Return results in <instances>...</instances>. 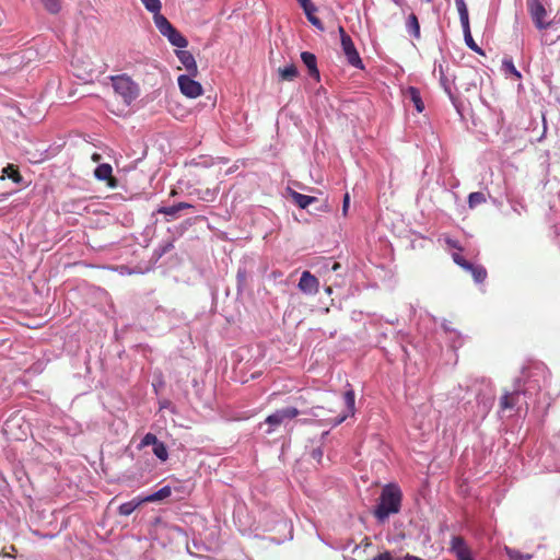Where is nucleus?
I'll return each mask as SVG.
<instances>
[{"label":"nucleus","instance_id":"obj_1","mask_svg":"<svg viewBox=\"0 0 560 560\" xmlns=\"http://www.w3.org/2000/svg\"><path fill=\"white\" fill-rule=\"evenodd\" d=\"M402 493L397 485L389 483L382 490L380 503L374 515L380 522H384L390 514H396L400 510Z\"/></svg>","mask_w":560,"mask_h":560},{"label":"nucleus","instance_id":"obj_2","mask_svg":"<svg viewBox=\"0 0 560 560\" xmlns=\"http://www.w3.org/2000/svg\"><path fill=\"white\" fill-rule=\"evenodd\" d=\"M110 81L115 93L126 105H130L140 94L139 85L126 74L113 75Z\"/></svg>","mask_w":560,"mask_h":560},{"label":"nucleus","instance_id":"obj_3","mask_svg":"<svg viewBox=\"0 0 560 560\" xmlns=\"http://www.w3.org/2000/svg\"><path fill=\"white\" fill-rule=\"evenodd\" d=\"M299 415L300 411L294 407L276 410L265 420V423L269 425L267 433H272L279 425L284 424L287 421L294 419Z\"/></svg>","mask_w":560,"mask_h":560},{"label":"nucleus","instance_id":"obj_4","mask_svg":"<svg viewBox=\"0 0 560 560\" xmlns=\"http://www.w3.org/2000/svg\"><path fill=\"white\" fill-rule=\"evenodd\" d=\"M341 48L347 57L348 62L359 69L363 68V62L359 56V52L353 44L351 37L346 33L343 27H339Z\"/></svg>","mask_w":560,"mask_h":560},{"label":"nucleus","instance_id":"obj_5","mask_svg":"<svg viewBox=\"0 0 560 560\" xmlns=\"http://www.w3.org/2000/svg\"><path fill=\"white\" fill-rule=\"evenodd\" d=\"M527 8L537 28L545 30L550 25L546 21L547 10L540 0H527Z\"/></svg>","mask_w":560,"mask_h":560},{"label":"nucleus","instance_id":"obj_6","mask_svg":"<svg viewBox=\"0 0 560 560\" xmlns=\"http://www.w3.org/2000/svg\"><path fill=\"white\" fill-rule=\"evenodd\" d=\"M192 75H186V74H182L178 77L177 79V82H178V86H179V90L180 92L189 97V98H196L198 96H200L203 92V89H202V85L195 81L192 78Z\"/></svg>","mask_w":560,"mask_h":560},{"label":"nucleus","instance_id":"obj_7","mask_svg":"<svg viewBox=\"0 0 560 560\" xmlns=\"http://www.w3.org/2000/svg\"><path fill=\"white\" fill-rule=\"evenodd\" d=\"M298 287L303 293L314 295L318 292L319 282L310 271H303Z\"/></svg>","mask_w":560,"mask_h":560},{"label":"nucleus","instance_id":"obj_8","mask_svg":"<svg viewBox=\"0 0 560 560\" xmlns=\"http://www.w3.org/2000/svg\"><path fill=\"white\" fill-rule=\"evenodd\" d=\"M451 550L455 553L457 560H474L470 549L462 537H453Z\"/></svg>","mask_w":560,"mask_h":560},{"label":"nucleus","instance_id":"obj_9","mask_svg":"<svg viewBox=\"0 0 560 560\" xmlns=\"http://www.w3.org/2000/svg\"><path fill=\"white\" fill-rule=\"evenodd\" d=\"M345 404H346V407H347V412L343 413L342 416H339V417H337V418H335V419L329 421L334 427L342 423L349 416H353L354 415V412H355V407H354L355 397H354V393H353L352 389L347 390L345 393Z\"/></svg>","mask_w":560,"mask_h":560},{"label":"nucleus","instance_id":"obj_10","mask_svg":"<svg viewBox=\"0 0 560 560\" xmlns=\"http://www.w3.org/2000/svg\"><path fill=\"white\" fill-rule=\"evenodd\" d=\"M112 173H113L112 166L108 163H103V164H100L95 168L94 176L98 180H106L108 187L115 188V187H117V180L115 177H113Z\"/></svg>","mask_w":560,"mask_h":560},{"label":"nucleus","instance_id":"obj_11","mask_svg":"<svg viewBox=\"0 0 560 560\" xmlns=\"http://www.w3.org/2000/svg\"><path fill=\"white\" fill-rule=\"evenodd\" d=\"M300 5L302 7L305 15L307 16V20L310 23L315 26L319 31H324V25L320 22V20L315 15V12L317 11L316 7L312 3L311 0H301L299 1Z\"/></svg>","mask_w":560,"mask_h":560},{"label":"nucleus","instance_id":"obj_12","mask_svg":"<svg viewBox=\"0 0 560 560\" xmlns=\"http://www.w3.org/2000/svg\"><path fill=\"white\" fill-rule=\"evenodd\" d=\"M176 56L190 75H197L198 67L194 56L187 50H176Z\"/></svg>","mask_w":560,"mask_h":560},{"label":"nucleus","instance_id":"obj_13","mask_svg":"<svg viewBox=\"0 0 560 560\" xmlns=\"http://www.w3.org/2000/svg\"><path fill=\"white\" fill-rule=\"evenodd\" d=\"M303 63L307 67L310 75L319 79V71L317 69L316 57L314 54L304 51L301 54Z\"/></svg>","mask_w":560,"mask_h":560},{"label":"nucleus","instance_id":"obj_14","mask_svg":"<svg viewBox=\"0 0 560 560\" xmlns=\"http://www.w3.org/2000/svg\"><path fill=\"white\" fill-rule=\"evenodd\" d=\"M405 97L408 98L413 104V106L416 107L418 113L423 112L424 104L422 102V98L420 96V92L418 89H416L413 86H409L405 92Z\"/></svg>","mask_w":560,"mask_h":560},{"label":"nucleus","instance_id":"obj_15","mask_svg":"<svg viewBox=\"0 0 560 560\" xmlns=\"http://www.w3.org/2000/svg\"><path fill=\"white\" fill-rule=\"evenodd\" d=\"M154 24L163 36H166L174 27L161 12L153 15Z\"/></svg>","mask_w":560,"mask_h":560},{"label":"nucleus","instance_id":"obj_16","mask_svg":"<svg viewBox=\"0 0 560 560\" xmlns=\"http://www.w3.org/2000/svg\"><path fill=\"white\" fill-rule=\"evenodd\" d=\"M290 194H291V197L294 200V202L301 209L307 208L312 202H315L317 200L316 197L303 195V194H300V192L294 191V190H292Z\"/></svg>","mask_w":560,"mask_h":560},{"label":"nucleus","instance_id":"obj_17","mask_svg":"<svg viewBox=\"0 0 560 560\" xmlns=\"http://www.w3.org/2000/svg\"><path fill=\"white\" fill-rule=\"evenodd\" d=\"M168 42L178 48H185L188 45L187 39L175 28H173L166 36Z\"/></svg>","mask_w":560,"mask_h":560},{"label":"nucleus","instance_id":"obj_18","mask_svg":"<svg viewBox=\"0 0 560 560\" xmlns=\"http://www.w3.org/2000/svg\"><path fill=\"white\" fill-rule=\"evenodd\" d=\"M171 493H172L171 488L168 486H165V487L161 488L160 490H158L156 492L142 498V501L143 502L161 501V500L168 498L171 495Z\"/></svg>","mask_w":560,"mask_h":560},{"label":"nucleus","instance_id":"obj_19","mask_svg":"<svg viewBox=\"0 0 560 560\" xmlns=\"http://www.w3.org/2000/svg\"><path fill=\"white\" fill-rule=\"evenodd\" d=\"M518 392L505 393L500 399V407L502 410L511 409L517 402Z\"/></svg>","mask_w":560,"mask_h":560},{"label":"nucleus","instance_id":"obj_20","mask_svg":"<svg viewBox=\"0 0 560 560\" xmlns=\"http://www.w3.org/2000/svg\"><path fill=\"white\" fill-rule=\"evenodd\" d=\"M142 503H144L142 499H133L129 502L122 503L119 506L118 512L120 515L128 516Z\"/></svg>","mask_w":560,"mask_h":560},{"label":"nucleus","instance_id":"obj_21","mask_svg":"<svg viewBox=\"0 0 560 560\" xmlns=\"http://www.w3.org/2000/svg\"><path fill=\"white\" fill-rule=\"evenodd\" d=\"M467 271H469L474 278V280L477 282V283H481L486 280L487 278V270L480 266V265H472L471 264V267L470 268H467Z\"/></svg>","mask_w":560,"mask_h":560},{"label":"nucleus","instance_id":"obj_22","mask_svg":"<svg viewBox=\"0 0 560 560\" xmlns=\"http://www.w3.org/2000/svg\"><path fill=\"white\" fill-rule=\"evenodd\" d=\"M408 32L416 38L420 37V25L418 18L415 14H410L406 23Z\"/></svg>","mask_w":560,"mask_h":560},{"label":"nucleus","instance_id":"obj_23","mask_svg":"<svg viewBox=\"0 0 560 560\" xmlns=\"http://www.w3.org/2000/svg\"><path fill=\"white\" fill-rule=\"evenodd\" d=\"M455 4L459 14L462 26H466V24L469 23V16L465 0H455Z\"/></svg>","mask_w":560,"mask_h":560},{"label":"nucleus","instance_id":"obj_24","mask_svg":"<svg viewBox=\"0 0 560 560\" xmlns=\"http://www.w3.org/2000/svg\"><path fill=\"white\" fill-rule=\"evenodd\" d=\"M279 74L282 80L292 81L298 75V69L294 65H289L279 69Z\"/></svg>","mask_w":560,"mask_h":560},{"label":"nucleus","instance_id":"obj_25","mask_svg":"<svg viewBox=\"0 0 560 560\" xmlns=\"http://www.w3.org/2000/svg\"><path fill=\"white\" fill-rule=\"evenodd\" d=\"M463 32H464L465 43L467 44V46L476 52H481V49L478 47V45L472 39L469 23L466 24V26H463Z\"/></svg>","mask_w":560,"mask_h":560},{"label":"nucleus","instance_id":"obj_26","mask_svg":"<svg viewBox=\"0 0 560 560\" xmlns=\"http://www.w3.org/2000/svg\"><path fill=\"white\" fill-rule=\"evenodd\" d=\"M505 552L511 560H530L533 557L530 553H523L510 547H505Z\"/></svg>","mask_w":560,"mask_h":560},{"label":"nucleus","instance_id":"obj_27","mask_svg":"<svg viewBox=\"0 0 560 560\" xmlns=\"http://www.w3.org/2000/svg\"><path fill=\"white\" fill-rule=\"evenodd\" d=\"M153 453L154 455L162 462H165L167 460L168 458V452H167V448L165 446V444L161 441H159L154 446H153Z\"/></svg>","mask_w":560,"mask_h":560},{"label":"nucleus","instance_id":"obj_28","mask_svg":"<svg viewBox=\"0 0 560 560\" xmlns=\"http://www.w3.org/2000/svg\"><path fill=\"white\" fill-rule=\"evenodd\" d=\"M483 202H486V196L482 192L476 191V192L469 194V196H468L469 208L472 209Z\"/></svg>","mask_w":560,"mask_h":560},{"label":"nucleus","instance_id":"obj_29","mask_svg":"<svg viewBox=\"0 0 560 560\" xmlns=\"http://www.w3.org/2000/svg\"><path fill=\"white\" fill-rule=\"evenodd\" d=\"M144 8L151 12L153 15H156V13L161 12V1L160 0H141Z\"/></svg>","mask_w":560,"mask_h":560},{"label":"nucleus","instance_id":"obj_30","mask_svg":"<svg viewBox=\"0 0 560 560\" xmlns=\"http://www.w3.org/2000/svg\"><path fill=\"white\" fill-rule=\"evenodd\" d=\"M40 3L50 13H58L60 11V3L58 0H40Z\"/></svg>","mask_w":560,"mask_h":560},{"label":"nucleus","instance_id":"obj_31","mask_svg":"<svg viewBox=\"0 0 560 560\" xmlns=\"http://www.w3.org/2000/svg\"><path fill=\"white\" fill-rule=\"evenodd\" d=\"M502 67L503 69L506 71V72H510L511 74H513L516 79H521V73L520 71H517V69L515 68L513 61L511 59H504L502 61Z\"/></svg>","mask_w":560,"mask_h":560},{"label":"nucleus","instance_id":"obj_32","mask_svg":"<svg viewBox=\"0 0 560 560\" xmlns=\"http://www.w3.org/2000/svg\"><path fill=\"white\" fill-rule=\"evenodd\" d=\"M3 174H5L9 178H12L15 183H20L22 179L18 170H15L12 165L4 167Z\"/></svg>","mask_w":560,"mask_h":560},{"label":"nucleus","instance_id":"obj_33","mask_svg":"<svg viewBox=\"0 0 560 560\" xmlns=\"http://www.w3.org/2000/svg\"><path fill=\"white\" fill-rule=\"evenodd\" d=\"M159 442L158 438L153 433H147L140 442L139 447H145L149 445L154 446Z\"/></svg>","mask_w":560,"mask_h":560},{"label":"nucleus","instance_id":"obj_34","mask_svg":"<svg viewBox=\"0 0 560 560\" xmlns=\"http://www.w3.org/2000/svg\"><path fill=\"white\" fill-rule=\"evenodd\" d=\"M452 258L456 265H458L465 270L471 267V264L468 262L459 253H453Z\"/></svg>","mask_w":560,"mask_h":560},{"label":"nucleus","instance_id":"obj_35","mask_svg":"<svg viewBox=\"0 0 560 560\" xmlns=\"http://www.w3.org/2000/svg\"><path fill=\"white\" fill-rule=\"evenodd\" d=\"M159 213L175 218L178 213V209L176 208V205L170 206V207H160L158 209Z\"/></svg>","mask_w":560,"mask_h":560},{"label":"nucleus","instance_id":"obj_36","mask_svg":"<svg viewBox=\"0 0 560 560\" xmlns=\"http://www.w3.org/2000/svg\"><path fill=\"white\" fill-rule=\"evenodd\" d=\"M21 419L19 418H12L10 419L9 421L5 422L4 424V431L8 433V434H13V425L19 422Z\"/></svg>","mask_w":560,"mask_h":560},{"label":"nucleus","instance_id":"obj_37","mask_svg":"<svg viewBox=\"0 0 560 560\" xmlns=\"http://www.w3.org/2000/svg\"><path fill=\"white\" fill-rule=\"evenodd\" d=\"M372 560H400V559H394L390 552L385 551L383 553H380L375 556Z\"/></svg>","mask_w":560,"mask_h":560},{"label":"nucleus","instance_id":"obj_38","mask_svg":"<svg viewBox=\"0 0 560 560\" xmlns=\"http://www.w3.org/2000/svg\"><path fill=\"white\" fill-rule=\"evenodd\" d=\"M349 206H350V196H349V194L347 192V194L343 196V202H342V214H343V215H347V213H348V209H349Z\"/></svg>","mask_w":560,"mask_h":560},{"label":"nucleus","instance_id":"obj_39","mask_svg":"<svg viewBox=\"0 0 560 560\" xmlns=\"http://www.w3.org/2000/svg\"><path fill=\"white\" fill-rule=\"evenodd\" d=\"M445 243L453 248H456L458 250H462L463 248L459 246L458 242L455 240H452L450 237L445 238Z\"/></svg>","mask_w":560,"mask_h":560},{"label":"nucleus","instance_id":"obj_40","mask_svg":"<svg viewBox=\"0 0 560 560\" xmlns=\"http://www.w3.org/2000/svg\"><path fill=\"white\" fill-rule=\"evenodd\" d=\"M176 208L178 209V212H179L180 210L191 209V208H194V206L188 202H178V203H176Z\"/></svg>","mask_w":560,"mask_h":560},{"label":"nucleus","instance_id":"obj_41","mask_svg":"<svg viewBox=\"0 0 560 560\" xmlns=\"http://www.w3.org/2000/svg\"><path fill=\"white\" fill-rule=\"evenodd\" d=\"M322 455H323V453H322V451H320V450H314V451H313V457H314V458H316V459H318V460H319V459H320V457H322Z\"/></svg>","mask_w":560,"mask_h":560},{"label":"nucleus","instance_id":"obj_42","mask_svg":"<svg viewBox=\"0 0 560 560\" xmlns=\"http://www.w3.org/2000/svg\"><path fill=\"white\" fill-rule=\"evenodd\" d=\"M404 560H422L421 558L419 557H416V556H411V555H406L404 557Z\"/></svg>","mask_w":560,"mask_h":560},{"label":"nucleus","instance_id":"obj_43","mask_svg":"<svg viewBox=\"0 0 560 560\" xmlns=\"http://www.w3.org/2000/svg\"><path fill=\"white\" fill-rule=\"evenodd\" d=\"M317 409H319V408L318 407L312 408L310 411V415L313 417H318L319 413L317 412Z\"/></svg>","mask_w":560,"mask_h":560},{"label":"nucleus","instance_id":"obj_44","mask_svg":"<svg viewBox=\"0 0 560 560\" xmlns=\"http://www.w3.org/2000/svg\"><path fill=\"white\" fill-rule=\"evenodd\" d=\"M100 160H101V154H98V153H93L92 154V161L93 162H100Z\"/></svg>","mask_w":560,"mask_h":560},{"label":"nucleus","instance_id":"obj_45","mask_svg":"<svg viewBox=\"0 0 560 560\" xmlns=\"http://www.w3.org/2000/svg\"><path fill=\"white\" fill-rule=\"evenodd\" d=\"M177 195V191L175 189H172L171 192H170V196L171 197H175Z\"/></svg>","mask_w":560,"mask_h":560},{"label":"nucleus","instance_id":"obj_46","mask_svg":"<svg viewBox=\"0 0 560 560\" xmlns=\"http://www.w3.org/2000/svg\"><path fill=\"white\" fill-rule=\"evenodd\" d=\"M338 267H339V265H338V264H335V265H334V267H332V269H334V270H336Z\"/></svg>","mask_w":560,"mask_h":560},{"label":"nucleus","instance_id":"obj_47","mask_svg":"<svg viewBox=\"0 0 560 560\" xmlns=\"http://www.w3.org/2000/svg\"><path fill=\"white\" fill-rule=\"evenodd\" d=\"M428 2H431L432 0H427Z\"/></svg>","mask_w":560,"mask_h":560}]
</instances>
